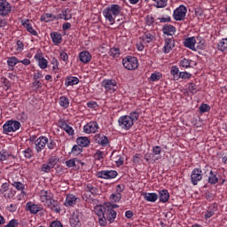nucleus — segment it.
<instances>
[{
  "instance_id": "1",
  "label": "nucleus",
  "mask_w": 227,
  "mask_h": 227,
  "mask_svg": "<svg viewBox=\"0 0 227 227\" xmlns=\"http://www.w3.org/2000/svg\"><path fill=\"white\" fill-rule=\"evenodd\" d=\"M121 14V6L113 4L103 11V15L106 20H108L111 24H114L116 17Z\"/></svg>"
},
{
  "instance_id": "2",
  "label": "nucleus",
  "mask_w": 227,
  "mask_h": 227,
  "mask_svg": "<svg viewBox=\"0 0 227 227\" xmlns=\"http://www.w3.org/2000/svg\"><path fill=\"white\" fill-rule=\"evenodd\" d=\"M122 65L127 70H136L139 67V62L136 57L128 56L122 59Z\"/></svg>"
},
{
  "instance_id": "3",
  "label": "nucleus",
  "mask_w": 227,
  "mask_h": 227,
  "mask_svg": "<svg viewBox=\"0 0 227 227\" xmlns=\"http://www.w3.org/2000/svg\"><path fill=\"white\" fill-rule=\"evenodd\" d=\"M21 124L19 121H6L4 126V132L8 134L9 132H16V130H19L20 129Z\"/></svg>"
},
{
  "instance_id": "4",
  "label": "nucleus",
  "mask_w": 227,
  "mask_h": 227,
  "mask_svg": "<svg viewBox=\"0 0 227 227\" xmlns=\"http://www.w3.org/2000/svg\"><path fill=\"white\" fill-rule=\"evenodd\" d=\"M119 127L122 128L124 130H129L134 126L132 119L129 115H124L119 118Z\"/></svg>"
},
{
  "instance_id": "5",
  "label": "nucleus",
  "mask_w": 227,
  "mask_h": 227,
  "mask_svg": "<svg viewBox=\"0 0 227 227\" xmlns=\"http://www.w3.org/2000/svg\"><path fill=\"white\" fill-rule=\"evenodd\" d=\"M187 15V7L185 5H180L177 7L173 13L174 20H184Z\"/></svg>"
},
{
  "instance_id": "6",
  "label": "nucleus",
  "mask_w": 227,
  "mask_h": 227,
  "mask_svg": "<svg viewBox=\"0 0 227 227\" xmlns=\"http://www.w3.org/2000/svg\"><path fill=\"white\" fill-rule=\"evenodd\" d=\"M98 178H104L105 180H109L116 178L118 176V172L116 170H101L97 172Z\"/></svg>"
},
{
  "instance_id": "7",
  "label": "nucleus",
  "mask_w": 227,
  "mask_h": 227,
  "mask_svg": "<svg viewBox=\"0 0 227 227\" xmlns=\"http://www.w3.org/2000/svg\"><path fill=\"white\" fill-rule=\"evenodd\" d=\"M82 217V213L81 212H74L69 219L70 226L72 227H81L82 223H81V219Z\"/></svg>"
},
{
  "instance_id": "8",
  "label": "nucleus",
  "mask_w": 227,
  "mask_h": 227,
  "mask_svg": "<svg viewBox=\"0 0 227 227\" xmlns=\"http://www.w3.org/2000/svg\"><path fill=\"white\" fill-rule=\"evenodd\" d=\"M203 179V171L200 168H194L191 174V181L192 185H198V182Z\"/></svg>"
},
{
  "instance_id": "9",
  "label": "nucleus",
  "mask_w": 227,
  "mask_h": 227,
  "mask_svg": "<svg viewBox=\"0 0 227 227\" xmlns=\"http://www.w3.org/2000/svg\"><path fill=\"white\" fill-rule=\"evenodd\" d=\"M101 86L105 88L106 91H110V93H114L115 90L118 88L116 80H104L101 82Z\"/></svg>"
},
{
  "instance_id": "10",
  "label": "nucleus",
  "mask_w": 227,
  "mask_h": 227,
  "mask_svg": "<svg viewBox=\"0 0 227 227\" xmlns=\"http://www.w3.org/2000/svg\"><path fill=\"white\" fill-rule=\"evenodd\" d=\"M12 12V5L6 0H0V15L6 17Z\"/></svg>"
},
{
  "instance_id": "11",
  "label": "nucleus",
  "mask_w": 227,
  "mask_h": 227,
  "mask_svg": "<svg viewBox=\"0 0 227 227\" xmlns=\"http://www.w3.org/2000/svg\"><path fill=\"white\" fill-rule=\"evenodd\" d=\"M47 143H49V138L46 137H40L37 138L35 142L36 152H42V150H43L47 145Z\"/></svg>"
},
{
  "instance_id": "12",
  "label": "nucleus",
  "mask_w": 227,
  "mask_h": 227,
  "mask_svg": "<svg viewBox=\"0 0 227 227\" xmlns=\"http://www.w3.org/2000/svg\"><path fill=\"white\" fill-rule=\"evenodd\" d=\"M83 130L86 134H95L98 130V123L97 121H90L83 127Z\"/></svg>"
},
{
  "instance_id": "13",
  "label": "nucleus",
  "mask_w": 227,
  "mask_h": 227,
  "mask_svg": "<svg viewBox=\"0 0 227 227\" xmlns=\"http://www.w3.org/2000/svg\"><path fill=\"white\" fill-rule=\"evenodd\" d=\"M175 47V39L173 37L171 38H165V44L163 47V52L165 54H169L171 51H173Z\"/></svg>"
},
{
  "instance_id": "14",
  "label": "nucleus",
  "mask_w": 227,
  "mask_h": 227,
  "mask_svg": "<svg viewBox=\"0 0 227 227\" xmlns=\"http://www.w3.org/2000/svg\"><path fill=\"white\" fill-rule=\"evenodd\" d=\"M198 40H200V37H189L184 40V47H187L188 49H191V51H196V43H198Z\"/></svg>"
},
{
  "instance_id": "15",
  "label": "nucleus",
  "mask_w": 227,
  "mask_h": 227,
  "mask_svg": "<svg viewBox=\"0 0 227 227\" xmlns=\"http://www.w3.org/2000/svg\"><path fill=\"white\" fill-rule=\"evenodd\" d=\"M117 213L114 209L112 207L107 208L105 213V218L111 223H114V220L116 219Z\"/></svg>"
},
{
  "instance_id": "16",
  "label": "nucleus",
  "mask_w": 227,
  "mask_h": 227,
  "mask_svg": "<svg viewBox=\"0 0 227 227\" xmlns=\"http://www.w3.org/2000/svg\"><path fill=\"white\" fill-rule=\"evenodd\" d=\"M21 24L24 27H26L27 31L33 35V36H38V32L34 30L33 25H31V21L29 20H25L21 21Z\"/></svg>"
},
{
  "instance_id": "17",
  "label": "nucleus",
  "mask_w": 227,
  "mask_h": 227,
  "mask_svg": "<svg viewBox=\"0 0 227 227\" xmlns=\"http://www.w3.org/2000/svg\"><path fill=\"white\" fill-rule=\"evenodd\" d=\"M96 143L101 145V146H107L109 145V138L104 136V134H98L94 137Z\"/></svg>"
},
{
  "instance_id": "18",
  "label": "nucleus",
  "mask_w": 227,
  "mask_h": 227,
  "mask_svg": "<svg viewBox=\"0 0 227 227\" xmlns=\"http://www.w3.org/2000/svg\"><path fill=\"white\" fill-rule=\"evenodd\" d=\"M162 32L168 36H173L176 33V28L173 25H164L162 27Z\"/></svg>"
},
{
  "instance_id": "19",
  "label": "nucleus",
  "mask_w": 227,
  "mask_h": 227,
  "mask_svg": "<svg viewBox=\"0 0 227 227\" xmlns=\"http://www.w3.org/2000/svg\"><path fill=\"white\" fill-rule=\"evenodd\" d=\"M107 211V206L98 205L94 207V212L98 217H105L106 212Z\"/></svg>"
},
{
  "instance_id": "20",
  "label": "nucleus",
  "mask_w": 227,
  "mask_h": 227,
  "mask_svg": "<svg viewBox=\"0 0 227 227\" xmlns=\"http://www.w3.org/2000/svg\"><path fill=\"white\" fill-rule=\"evenodd\" d=\"M142 196H144V200H145V201H150L151 203H155V201L159 200V195H157V193L155 192H153V193L144 192Z\"/></svg>"
},
{
  "instance_id": "21",
  "label": "nucleus",
  "mask_w": 227,
  "mask_h": 227,
  "mask_svg": "<svg viewBox=\"0 0 227 227\" xmlns=\"http://www.w3.org/2000/svg\"><path fill=\"white\" fill-rule=\"evenodd\" d=\"M158 198L160 203H168V201H169V192L168 190H161L159 192Z\"/></svg>"
},
{
  "instance_id": "22",
  "label": "nucleus",
  "mask_w": 227,
  "mask_h": 227,
  "mask_svg": "<svg viewBox=\"0 0 227 227\" xmlns=\"http://www.w3.org/2000/svg\"><path fill=\"white\" fill-rule=\"evenodd\" d=\"M26 207L27 210H28L30 214H38V212L42 210V207H38V205H35L33 202H27Z\"/></svg>"
},
{
  "instance_id": "23",
  "label": "nucleus",
  "mask_w": 227,
  "mask_h": 227,
  "mask_svg": "<svg viewBox=\"0 0 227 227\" xmlns=\"http://www.w3.org/2000/svg\"><path fill=\"white\" fill-rule=\"evenodd\" d=\"M77 203V198L74 194H69L67 196L65 200V207H74Z\"/></svg>"
},
{
  "instance_id": "24",
  "label": "nucleus",
  "mask_w": 227,
  "mask_h": 227,
  "mask_svg": "<svg viewBox=\"0 0 227 227\" xmlns=\"http://www.w3.org/2000/svg\"><path fill=\"white\" fill-rule=\"evenodd\" d=\"M51 38L55 45H59V43L63 42V37L61 36V34L58 32H51Z\"/></svg>"
},
{
  "instance_id": "25",
  "label": "nucleus",
  "mask_w": 227,
  "mask_h": 227,
  "mask_svg": "<svg viewBox=\"0 0 227 227\" xmlns=\"http://www.w3.org/2000/svg\"><path fill=\"white\" fill-rule=\"evenodd\" d=\"M82 63H90L91 61V54L89 51H82L79 54Z\"/></svg>"
},
{
  "instance_id": "26",
  "label": "nucleus",
  "mask_w": 227,
  "mask_h": 227,
  "mask_svg": "<svg viewBox=\"0 0 227 227\" xmlns=\"http://www.w3.org/2000/svg\"><path fill=\"white\" fill-rule=\"evenodd\" d=\"M76 143L82 148V146L83 147L90 146V138L86 137H79L76 138Z\"/></svg>"
},
{
  "instance_id": "27",
  "label": "nucleus",
  "mask_w": 227,
  "mask_h": 227,
  "mask_svg": "<svg viewBox=\"0 0 227 227\" xmlns=\"http://www.w3.org/2000/svg\"><path fill=\"white\" fill-rule=\"evenodd\" d=\"M59 126H60V128L63 129V130H65V132H67V134H68V136H74V128L69 126L64 121H60Z\"/></svg>"
},
{
  "instance_id": "28",
  "label": "nucleus",
  "mask_w": 227,
  "mask_h": 227,
  "mask_svg": "<svg viewBox=\"0 0 227 227\" xmlns=\"http://www.w3.org/2000/svg\"><path fill=\"white\" fill-rule=\"evenodd\" d=\"M49 207L53 210V212H56L57 214H59V212H61V208L59 207V202L55 200H50Z\"/></svg>"
},
{
  "instance_id": "29",
  "label": "nucleus",
  "mask_w": 227,
  "mask_h": 227,
  "mask_svg": "<svg viewBox=\"0 0 227 227\" xmlns=\"http://www.w3.org/2000/svg\"><path fill=\"white\" fill-rule=\"evenodd\" d=\"M208 184L211 185H215L217 182H219V178H217V173L213 172L212 170L209 172V176L207 180Z\"/></svg>"
},
{
  "instance_id": "30",
  "label": "nucleus",
  "mask_w": 227,
  "mask_h": 227,
  "mask_svg": "<svg viewBox=\"0 0 227 227\" xmlns=\"http://www.w3.org/2000/svg\"><path fill=\"white\" fill-rule=\"evenodd\" d=\"M75 84H79V78L70 76L66 79V82H65L66 86H75Z\"/></svg>"
},
{
  "instance_id": "31",
  "label": "nucleus",
  "mask_w": 227,
  "mask_h": 227,
  "mask_svg": "<svg viewBox=\"0 0 227 227\" xmlns=\"http://www.w3.org/2000/svg\"><path fill=\"white\" fill-rule=\"evenodd\" d=\"M42 22H52V20H56V16L52 13H46L41 16Z\"/></svg>"
},
{
  "instance_id": "32",
  "label": "nucleus",
  "mask_w": 227,
  "mask_h": 227,
  "mask_svg": "<svg viewBox=\"0 0 227 227\" xmlns=\"http://www.w3.org/2000/svg\"><path fill=\"white\" fill-rule=\"evenodd\" d=\"M217 49L218 51H221V52L227 51V38H223L218 43Z\"/></svg>"
},
{
  "instance_id": "33",
  "label": "nucleus",
  "mask_w": 227,
  "mask_h": 227,
  "mask_svg": "<svg viewBox=\"0 0 227 227\" xmlns=\"http://www.w3.org/2000/svg\"><path fill=\"white\" fill-rule=\"evenodd\" d=\"M59 106L61 107H64L65 109H67V107H68V106H70V100H68V98L62 96L59 98Z\"/></svg>"
},
{
  "instance_id": "34",
  "label": "nucleus",
  "mask_w": 227,
  "mask_h": 227,
  "mask_svg": "<svg viewBox=\"0 0 227 227\" xmlns=\"http://www.w3.org/2000/svg\"><path fill=\"white\" fill-rule=\"evenodd\" d=\"M156 4L155 8H166L168 6V0H153Z\"/></svg>"
},
{
  "instance_id": "35",
  "label": "nucleus",
  "mask_w": 227,
  "mask_h": 227,
  "mask_svg": "<svg viewBox=\"0 0 227 227\" xmlns=\"http://www.w3.org/2000/svg\"><path fill=\"white\" fill-rule=\"evenodd\" d=\"M153 154L147 153L145 154L144 159L147 161V162H157V160H159L160 159V157H156L155 159L153 160Z\"/></svg>"
},
{
  "instance_id": "36",
  "label": "nucleus",
  "mask_w": 227,
  "mask_h": 227,
  "mask_svg": "<svg viewBox=\"0 0 227 227\" xmlns=\"http://www.w3.org/2000/svg\"><path fill=\"white\" fill-rule=\"evenodd\" d=\"M192 60L187 59H183L180 60L179 65L180 67H183V68H191V63Z\"/></svg>"
},
{
  "instance_id": "37",
  "label": "nucleus",
  "mask_w": 227,
  "mask_h": 227,
  "mask_svg": "<svg viewBox=\"0 0 227 227\" xmlns=\"http://www.w3.org/2000/svg\"><path fill=\"white\" fill-rule=\"evenodd\" d=\"M71 153H74V155H81V153H82V147H81L79 144L74 145Z\"/></svg>"
},
{
  "instance_id": "38",
  "label": "nucleus",
  "mask_w": 227,
  "mask_h": 227,
  "mask_svg": "<svg viewBox=\"0 0 227 227\" xmlns=\"http://www.w3.org/2000/svg\"><path fill=\"white\" fill-rule=\"evenodd\" d=\"M87 192H90L92 196H98V188L93 187L91 184L87 185Z\"/></svg>"
},
{
  "instance_id": "39",
  "label": "nucleus",
  "mask_w": 227,
  "mask_h": 227,
  "mask_svg": "<svg viewBox=\"0 0 227 227\" xmlns=\"http://www.w3.org/2000/svg\"><path fill=\"white\" fill-rule=\"evenodd\" d=\"M128 116L130 118L133 124L134 121H137V120H139V113L137 111L131 112Z\"/></svg>"
},
{
  "instance_id": "40",
  "label": "nucleus",
  "mask_w": 227,
  "mask_h": 227,
  "mask_svg": "<svg viewBox=\"0 0 227 227\" xmlns=\"http://www.w3.org/2000/svg\"><path fill=\"white\" fill-rule=\"evenodd\" d=\"M17 63H20V61L19 59H17L16 57H11L7 59V65H9L12 67H15Z\"/></svg>"
},
{
  "instance_id": "41",
  "label": "nucleus",
  "mask_w": 227,
  "mask_h": 227,
  "mask_svg": "<svg viewBox=\"0 0 227 227\" xmlns=\"http://www.w3.org/2000/svg\"><path fill=\"white\" fill-rule=\"evenodd\" d=\"M59 162V159H58L56 156H52L48 160V164L51 167V169Z\"/></svg>"
},
{
  "instance_id": "42",
  "label": "nucleus",
  "mask_w": 227,
  "mask_h": 227,
  "mask_svg": "<svg viewBox=\"0 0 227 227\" xmlns=\"http://www.w3.org/2000/svg\"><path fill=\"white\" fill-rule=\"evenodd\" d=\"M162 74L160 73H153L150 76V81L155 82V81H160Z\"/></svg>"
},
{
  "instance_id": "43",
  "label": "nucleus",
  "mask_w": 227,
  "mask_h": 227,
  "mask_svg": "<svg viewBox=\"0 0 227 227\" xmlns=\"http://www.w3.org/2000/svg\"><path fill=\"white\" fill-rule=\"evenodd\" d=\"M10 158V153L6 151H0V161L3 162V160H8Z\"/></svg>"
},
{
  "instance_id": "44",
  "label": "nucleus",
  "mask_w": 227,
  "mask_h": 227,
  "mask_svg": "<svg viewBox=\"0 0 227 227\" xmlns=\"http://www.w3.org/2000/svg\"><path fill=\"white\" fill-rule=\"evenodd\" d=\"M110 200H113V201H114L115 203H118V201H121V193H113L110 196Z\"/></svg>"
},
{
  "instance_id": "45",
  "label": "nucleus",
  "mask_w": 227,
  "mask_h": 227,
  "mask_svg": "<svg viewBox=\"0 0 227 227\" xmlns=\"http://www.w3.org/2000/svg\"><path fill=\"white\" fill-rule=\"evenodd\" d=\"M39 67L40 68H42V70H45V68H47V59H45L44 58L39 59Z\"/></svg>"
},
{
  "instance_id": "46",
  "label": "nucleus",
  "mask_w": 227,
  "mask_h": 227,
  "mask_svg": "<svg viewBox=\"0 0 227 227\" xmlns=\"http://www.w3.org/2000/svg\"><path fill=\"white\" fill-rule=\"evenodd\" d=\"M110 56H113V58H118L120 56V49L118 48H112L109 51Z\"/></svg>"
},
{
  "instance_id": "47",
  "label": "nucleus",
  "mask_w": 227,
  "mask_h": 227,
  "mask_svg": "<svg viewBox=\"0 0 227 227\" xmlns=\"http://www.w3.org/2000/svg\"><path fill=\"white\" fill-rule=\"evenodd\" d=\"M95 159H97L98 160H102V159H104V157H106V153L100 150H98L96 152V153L94 154Z\"/></svg>"
},
{
  "instance_id": "48",
  "label": "nucleus",
  "mask_w": 227,
  "mask_h": 227,
  "mask_svg": "<svg viewBox=\"0 0 227 227\" xmlns=\"http://www.w3.org/2000/svg\"><path fill=\"white\" fill-rule=\"evenodd\" d=\"M154 38L155 36H153V35L150 33H145L144 35V40H145L147 43H150V42H153Z\"/></svg>"
},
{
  "instance_id": "49",
  "label": "nucleus",
  "mask_w": 227,
  "mask_h": 227,
  "mask_svg": "<svg viewBox=\"0 0 227 227\" xmlns=\"http://www.w3.org/2000/svg\"><path fill=\"white\" fill-rule=\"evenodd\" d=\"M161 153H162V148L160 146L156 145V146L153 147V157H155V155H160Z\"/></svg>"
},
{
  "instance_id": "50",
  "label": "nucleus",
  "mask_w": 227,
  "mask_h": 227,
  "mask_svg": "<svg viewBox=\"0 0 227 227\" xmlns=\"http://www.w3.org/2000/svg\"><path fill=\"white\" fill-rule=\"evenodd\" d=\"M51 169L52 168L48 163H44L41 166V171H43V173H49Z\"/></svg>"
},
{
  "instance_id": "51",
  "label": "nucleus",
  "mask_w": 227,
  "mask_h": 227,
  "mask_svg": "<svg viewBox=\"0 0 227 227\" xmlns=\"http://www.w3.org/2000/svg\"><path fill=\"white\" fill-rule=\"evenodd\" d=\"M8 189H10V184L4 183L0 188V194H4V192H6V191H8Z\"/></svg>"
},
{
  "instance_id": "52",
  "label": "nucleus",
  "mask_w": 227,
  "mask_h": 227,
  "mask_svg": "<svg viewBox=\"0 0 227 227\" xmlns=\"http://www.w3.org/2000/svg\"><path fill=\"white\" fill-rule=\"evenodd\" d=\"M181 79H191L192 77V74L187 72H180L179 76Z\"/></svg>"
},
{
  "instance_id": "53",
  "label": "nucleus",
  "mask_w": 227,
  "mask_h": 227,
  "mask_svg": "<svg viewBox=\"0 0 227 227\" xmlns=\"http://www.w3.org/2000/svg\"><path fill=\"white\" fill-rule=\"evenodd\" d=\"M208 111H210V106H208V105L207 104H202L200 106V113H208Z\"/></svg>"
},
{
  "instance_id": "54",
  "label": "nucleus",
  "mask_w": 227,
  "mask_h": 227,
  "mask_svg": "<svg viewBox=\"0 0 227 227\" xmlns=\"http://www.w3.org/2000/svg\"><path fill=\"white\" fill-rule=\"evenodd\" d=\"M12 185L17 189V191H24V184L20 182H14Z\"/></svg>"
},
{
  "instance_id": "55",
  "label": "nucleus",
  "mask_w": 227,
  "mask_h": 227,
  "mask_svg": "<svg viewBox=\"0 0 227 227\" xmlns=\"http://www.w3.org/2000/svg\"><path fill=\"white\" fill-rule=\"evenodd\" d=\"M69 12L70 11L68 9L62 11V15H63L64 20H70V19H72V15H68Z\"/></svg>"
},
{
  "instance_id": "56",
  "label": "nucleus",
  "mask_w": 227,
  "mask_h": 227,
  "mask_svg": "<svg viewBox=\"0 0 227 227\" xmlns=\"http://www.w3.org/2000/svg\"><path fill=\"white\" fill-rule=\"evenodd\" d=\"M23 153H24V156L26 157V159H31V157H33V151L29 148L25 150L23 152Z\"/></svg>"
},
{
  "instance_id": "57",
  "label": "nucleus",
  "mask_w": 227,
  "mask_h": 227,
  "mask_svg": "<svg viewBox=\"0 0 227 227\" xmlns=\"http://www.w3.org/2000/svg\"><path fill=\"white\" fill-rule=\"evenodd\" d=\"M46 145H47V148H49V150H54V146H56V142H54V140H52V139H50V140H48Z\"/></svg>"
},
{
  "instance_id": "58",
  "label": "nucleus",
  "mask_w": 227,
  "mask_h": 227,
  "mask_svg": "<svg viewBox=\"0 0 227 227\" xmlns=\"http://www.w3.org/2000/svg\"><path fill=\"white\" fill-rule=\"evenodd\" d=\"M66 166L67 168H75V159H71L66 161Z\"/></svg>"
},
{
  "instance_id": "59",
  "label": "nucleus",
  "mask_w": 227,
  "mask_h": 227,
  "mask_svg": "<svg viewBox=\"0 0 227 227\" xmlns=\"http://www.w3.org/2000/svg\"><path fill=\"white\" fill-rule=\"evenodd\" d=\"M178 72H180V70L178 69V67L173 66L171 67L170 74H171V75H174V77H175V75L178 76Z\"/></svg>"
},
{
  "instance_id": "60",
  "label": "nucleus",
  "mask_w": 227,
  "mask_h": 227,
  "mask_svg": "<svg viewBox=\"0 0 227 227\" xmlns=\"http://www.w3.org/2000/svg\"><path fill=\"white\" fill-rule=\"evenodd\" d=\"M98 223L100 224V226H106L107 224V218L104 217V216H98Z\"/></svg>"
},
{
  "instance_id": "61",
  "label": "nucleus",
  "mask_w": 227,
  "mask_h": 227,
  "mask_svg": "<svg viewBox=\"0 0 227 227\" xmlns=\"http://www.w3.org/2000/svg\"><path fill=\"white\" fill-rule=\"evenodd\" d=\"M7 226L9 227H16L19 226V220L17 219H12L9 222V223H7Z\"/></svg>"
},
{
  "instance_id": "62",
  "label": "nucleus",
  "mask_w": 227,
  "mask_h": 227,
  "mask_svg": "<svg viewBox=\"0 0 227 227\" xmlns=\"http://www.w3.org/2000/svg\"><path fill=\"white\" fill-rule=\"evenodd\" d=\"M188 88L191 93H192V95H195V93L197 92L196 84L190 83Z\"/></svg>"
},
{
  "instance_id": "63",
  "label": "nucleus",
  "mask_w": 227,
  "mask_h": 227,
  "mask_svg": "<svg viewBox=\"0 0 227 227\" xmlns=\"http://www.w3.org/2000/svg\"><path fill=\"white\" fill-rule=\"evenodd\" d=\"M116 159L117 160H115V162L117 166H123V161H124L123 158L121 156H117Z\"/></svg>"
},
{
  "instance_id": "64",
  "label": "nucleus",
  "mask_w": 227,
  "mask_h": 227,
  "mask_svg": "<svg viewBox=\"0 0 227 227\" xmlns=\"http://www.w3.org/2000/svg\"><path fill=\"white\" fill-rule=\"evenodd\" d=\"M51 227H63V223L59 221H54L51 223Z\"/></svg>"
}]
</instances>
